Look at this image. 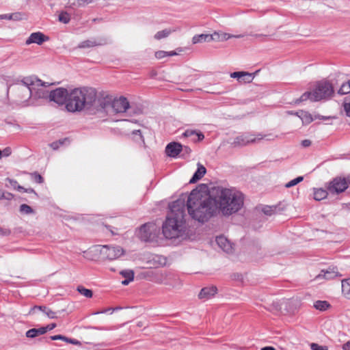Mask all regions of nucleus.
Instances as JSON below:
<instances>
[{"instance_id": "nucleus-26", "label": "nucleus", "mask_w": 350, "mask_h": 350, "mask_svg": "<svg viewBox=\"0 0 350 350\" xmlns=\"http://www.w3.org/2000/svg\"><path fill=\"white\" fill-rule=\"evenodd\" d=\"M342 292L347 299H350V278L342 280Z\"/></svg>"}, {"instance_id": "nucleus-21", "label": "nucleus", "mask_w": 350, "mask_h": 350, "mask_svg": "<svg viewBox=\"0 0 350 350\" xmlns=\"http://www.w3.org/2000/svg\"><path fill=\"white\" fill-rule=\"evenodd\" d=\"M36 310H40L44 313L49 319L57 318L56 312L44 306H36L30 311L31 313H35Z\"/></svg>"}, {"instance_id": "nucleus-47", "label": "nucleus", "mask_w": 350, "mask_h": 350, "mask_svg": "<svg viewBox=\"0 0 350 350\" xmlns=\"http://www.w3.org/2000/svg\"><path fill=\"white\" fill-rule=\"evenodd\" d=\"M51 339L53 340H64L65 342H67V341H68V338L64 336H62V335H55V336H51Z\"/></svg>"}, {"instance_id": "nucleus-12", "label": "nucleus", "mask_w": 350, "mask_h": 350, "mask_svg": "<svg viewBox=\"0 0 350 350\" xmlns=\"http://www.w3.org/2000/svg\"><path fill=\"white\" fill-rule=\"evenodd\" d=\"M111 107L113 111L116 113H124L129 109V103L126 98L120 96L113 100Z\"/></svg>"}, {"instance_id": "nucleus-64", "label": "nucleus", "mask_w": 350, "mask_h": 350, "mask_svg": "<svg viewBox=\"0 0 350 350\" xmlns=\"http://www.w3.org/2000/svg\"><path fill=\"white\" fill-rule=\"evenodd\" d=\"M177 53L175 51H170L167 52V56H174L176 55Z\"/></svg>"}, {"instance_id": "nucleus-11", "label": "nucleus", "mask_w": 350, "mask_h": 350, "mask_svg": "<svg viewBox=\"0 0 350 350\" xmlns=\"http://www.w3.org/2000/svg\"><path fill=\"white\" fill-rule=\"evenodd\" d=\"M68 96L69 92L64 88H58L49 93L50 100L58 105H66Z\"/></svg>"}, {"instance_id": "nucleus-35", "label": "nucleus", "mask_w": 350, "mask_h": 350, "mask_svg": "<svg viewBox=\"0 0 350 350\" xmlns=\"http://www.w3.org/2000/svg\"><path fill=\"white\" fill-rule=\"evenodd\" d=\"M8 180H9V182L10 183L12 186H13L14 188H16L17 187V189L18 191H23L27 192V193H35V191L33 189H25L21 186L17 185V182L16 180H12L11 179H8Z\"/></svg>"}, {"instance_id": "nucleus-49", "label": "nucleus", "mask_w": 350, "mask_h": 350, "mask_svg": "<svg viewBox=\"0 0 350 350\" xmlns=\"http://www.w3.org/2000/svg\"><path fill=\"white\" fill-rule=\"evenodd\" d=\"M167 52L164 51H159L155 53V57L157 59H162L167 57Z\"/></svg>"}, {"instance_id": "nucleus-63", "label": "nucleus", "mask_w": 350, "mask_h": 350, "mask_svg": "<svg viewBox=\"0 0 350 350\" xmlns=\"http://www.w3.org/2000/svg\"><path fill=\"white\" fill-rule=\"evenodd\" d=\"M261 350H275L273 347H265Z\"/></svg>"}, {"instance_id": "nucleus-29", "label": "nucleus", "mask_w": 350, "mask_h": 350, "mask_svg": "<svg viewBox=\"0 0 350 350\" xmlns=\"http://www.w3.org/2000/svg\"><path fill=\"white\" fill-rule=\"evenodd\" d=\"M204 42H209V34L196 35L192 38L193 44L201 43Z\"/></svg>"}, {"instance_id": "nucleus-31", "label": "nucleus", "mask_w": 350, "mask_h": 350, "mask_svg": "<svg viewBox=\"0 0 350 350\" xmlns=\"http://www.w3.org/2000/svg\"><path fill=\"white\" fill-rule=\"evenodd\" d=\"M93 0H68L70 7L84 6L92 2Z\"/></svg>"}, {"instance_id": "nucleus-19", "label": "nucleus", "mask_w": 350, "mask_h": 350, "mask_svg": "<svg viewBox=\"0 0 350 350\" xmlns=\"http://www.w3.org/2000/svg\"><path fill=\"white\" fill-rule=\"evenodd\" d=\"M42 83H44L45 85H34V91L31 97H34L35 98H46L49 97V92L43 90V88H36V87H46L49 85L48 83L42 81Z\"/></svg>"}, {"instance_id": "nucleus-10", "label": "nucleus", "mask_w": 350, "mask_h": 350, "mask_svg": "<svg viewBox=\"0 0 350 350\" xmlns=\"http://www.w3.org/2000/svg\"><path fill=\"white\" fill-rule=\"evenodd\" d=\"M147 275L152 277V282L164 284H170V280L174 277V275L170 272L158 271H148Z\"/></svg>"}, {"instance_id": "nucleus-22", "label": "nucleus", "mask_w": 350, "mask_h": 350, "mask_svg": "<svg viewBox=\"0 0 350 350\" xmlns=\"http://www.w3.org/2000/svg\"><path fill=\"white\" fill-rule=\"evenodd\" d=\"M103 44V42L101 40H97L96 39H91V40H87L85 41L81 42L78 47L80 49H84V48H90L96 46H100Z\"/></svg>"}, {"instance_id": "nucleus-5", "label": "nucleus", "mask_w": 350, "mask_h": 350, "mask_svg": "<svg viewBox=\"0 0 350 350\" xmlns=\"http://www.w3.org/2000/svg\"><path fill=\"white\" fill-rule=\"evenodd\" d=\"M334 93L332 84L328 81L323 80L319 81L312 92H306L301 95L300 101L308 99L316 102L321 100H326L332 96Z\"/></svg>"}, {"instance_id": "nucleus-50", "label": "nucleus", "mask_w": 350, "mask_h": 350, "mask_svg": "<svg viewBox=\"0 0 350 350\" xmlns=\"http://www.w3.org/2000/svg\"><path fill=\"white\" fill-rule=\"evenodd\" d=\"M55 327H56V324L54 323L43 327L44 329V334L46 333L48 331H51V330L53 329Z\"/></svg>"}, {"instance_id": "nucleus-61", "label": "nucleus", "mask_w": 350, "mask_h": 350, "mask_svg": "<svg viewBox=\"0 0 350 350\" xmlns=\"http://www.w3.org/2000/svg\"><path fill=\"white\" fill-rule=\"evenodd\" d=\"M132 280H129V279H125L122 282L123 285H128Z\"/></svg>"}, {"instance_id": "nucleus-8", "label": "nucleus", "mask_w": 350, "mask_h": 350, "mask_svg": "<svg viewBox=\"0 0 350 350\" xmlns=\"http://www.w3.org/2000/svg\"><path fill=\"white\" fill-rule=\"evenodd\" d=\"M100 254L103 258L112 260L120 257L124 254V250L120 246L103 245Z\"/></svg>"}, {"instance_id": "nucleus-33", "label": "nucleus", "mask_w": 350, "mask_h": 350, "mask_svg": "<svg viewBox=\"0 0 350 350\" xmlns=\"http://www.w3.org/2000/svg\"><path fill=\"white\" fill-rule=\"evenodd\" d=\"M338 93L341 95L350 93V80L341 85Z\"/></svg>"}, {"instance_id": "nucleus-40", "label": "nucleus", "mask_w": 350, "mask_h": 350, "mask_svg": "<svg viewBox=\"0 0 350 350\" xmlns=\"http://www.w3.org/2000/svg\"><path fill=\"white\" fill-rule=\"evenodd\" d=\"M20 211L25 214H31L33 213L32 208L25 204H23L20 206Z\"/></svg>"}, {"instance_id": "nucleus-46", "label": "nucleus", "mask_w": 350, "mask_h": 350, "mask_svg": "<svg viewBox=\"0 0 350 350\" xmlns=\"http://www.w3.org/2000/svg\"><path fill=\"white\" fill-rule=\"evenodd\" d=\"M66 139H64L63 140H59L57 142H53L51 144V147L53 149V150H57L59 146L62 145L64 142V141H66Z\"/></svg>"}, {"instance_id": "nucleus-59", "label": "nucleus", "mask_w": 350, "mask_h": 350, "mask_svg": "<svg viewBox=\"0 0 350 350\" xmlns=\"http://www.w3.org/2000/svg\"><path fill=\"white\" fill-rule=\"evenodd\" d=\"M13 198V195L10 193H4V196H3V198L7 199V200H11Z\"/></svg>"}, {"instance_id": "nucleus-13", "label": "nucleus", "mask_w": 350, "mask_h": 350, "mask_svg": "<svg viewBox=\"0 0 350 350\" xmlns=\"http://www.w3.org/2000/svg\"><path fill=\"white\" fill-rule=\"evenodd\" d=\"M183 150V146L178 142H171L165 148V152L170 157H176Z\"/></svg>"}, {"instance_id": "nucleus-56", "label": "nucleus", "mask_w": 350, "mask_h": 350, "mask_svg": "<svg viewBox=\"0 0 350 350\" xmlns=\"http://www.w3.org/2000/svg\"><path fill=\"white\" fill-rule=\"evenodd\" d=\"M3 156L8 157L11 154V149L10 148H5L1 152Z\"/></svg>"}, {"instance_id": "nucleus-9", "label": "nucleus", "mask_w": 350, "mask_h": 350, "mask_svg": "<svg viewBox=\"0 0 350 350\" xmlns=\"http://www.w3.org/2000/svg\"><path fill=\"white\" fill-rule=\"evenodd\" d=\"M348 183L345 178H336L329 183L327 190L329 193L338 194L346 190Z\"/></svg>"}, {"instance_id": "nucleus-30", "label": "nucleus", "mask_w": 350, "mask_h": 350, "mask_svg": "<svg viewBox=\"0 0 350 350\" xmlns=\"http://www.w3.org/2000/svg\"><path fill=\"white\" fill-rule=\"evenodd\" d=\"M314 307L319 310L325 311L330 307V304L327 301H317L314 304Z\"/></svg>"}, {"instance_id": "nucleus-45", "label": "nucleus", "mask_w": 350, "mask_h": 350, "mask_svg": "<svg viewBox=\"0 0 350 350\" xmlns=\"http://www.w3.org/2000/svg\"><path fill=\"white\" fill-rule=\"evenodd\" d=\"M310 347L312 350H327L326 346H321L317 343H312Z\"/></svg>"}, {"instance_id": "nucleus-42", "label": "nucleus", "mask_w": 350, "mask_h": 350, "mask_svg": "<svg viewBox=\"0 0 350 350\" xmlns=\"http://www.w3.org/2000/svg\"><path fill=\"white\" fill-rule=\"evenodd\" d=\"M133 135L137 137L139 139H135V141H141L143 144H144V140L143 136L142 135L140 130H135L133 131Z\"/></svg>"}, {"instance_id": "nucleus-18", "label": "nucleus", "mask_w": 350, "mask_h": 350, "mask_svg": "<svg viewBox=\"0 0 350 350\" xmlns=\"http://www.w3.org/2000/svg\"><path fill=\"white\" fill-rule=\"evenodd\" d=\"M217 288L216 286H212L210 287H204L202 289H201L198 297L200 299H210L213 296H214L217 293Z\"/></svg>"}, {"instance_id": "nucleus-55", "label": "nucleus", "mask_w": 350, "mask_h": 350, "mask_svg": "<svg viewBox=\"0 0 350 350\" xmlns=\"http://www.w3.org/2000/svg\"><path fill=\"white\" fill-rule=\"evenodd\" d=\"M0 19L12 20L11 14H1Z\"/></svg>"}, {"instance_id": "nucleus-3", "label": "nucleus", "mask_w": 350, "mask_h": 350, "mask_svg": "<svg viewBox=\"0 0 350 350\" xmlns=\"http://www.w3.org/2000/svg\"><path fill=\"white\" fill-rule=\"evenodd\" d=\"M217 212L230 215L239 211L243 205V195L235 189L215 187L211 190Z\"/></svg>"}, {"instance_id": "nucleus-57", "label": "nucleus", "mask_w": 350, "mask_h": 350, "mask_svg": "<svg viewBox=\"0 0 350 350\" xmlns=\"http://www.w3.org/2000/svg\"><path fill=\"white\" fill-rule=\"evenodd\" d=\"M343 350H350V340L342 345Z\"/></svg>"}, {"instance_id": "nucleus-16", "label": "nucleus", "mask_w": 350, "mask_h": 350, "mask_svg": "<svg viewBox=\"0 0 350 350\" xmlns=\"http://www.w3.org/2000/svg\"><path fill=\"white\" fill-rule=\"evenodd\" d=\"M151 226L150 224H145L140 227L137 236L142 241H148L150 240L152 234L150 230Z\"/></svg>"}, {"instance_id": "nucleus-60", "label": "nucleus", "mask_w": 350, "mask_h": 350, "mask_svg": "<svg viewBox=\"0 0 350 350\" xmlns=\"http://www.w3.org/2000/svg\"><path fill=\"white\" fill-rule=\"evenodd\" d=\"M67 342L70 343V344H74V345L80 344L79 341H78L75 339L69 338H68V341H67Z\"/></svg>"}, {"instance_id": "nucleus-15", "label": "nucleus", "mask_w": 350, "mask_h": 350, "mask_svg": "<svg viewBox=\"0 0 350 350\" xmlns=\"http://www.w3.org/2000/svg\"><path fill=\"white\" fill-rule=\"evenodd\" d=\"M48 40V37L45 36L41 32L32 33L27 39L25 44L29 45L32 43L42 44L44 42Z\"/></svg>"}, {"instance_id": "nucleus-39", "label": "nucleus", "mask_w": 350, "mask_h": 350, "mask_svg": "<svg viewBox=\"0 0 350 350\" xmlns=\"http://www.w3.org/2000/svg\"><path fill=\"white\" fill-rule=\"evenodd\" d=\"M303 180H304V177L303 176H298L296 178H295V179L289 181L288 183H287L285 185V187L286 188L292 187L297 185L298 183H301Z\"/></svg>"}, {"instance_id": "nucleus-62", "label": "nucleus", "mask_w": 350, "mask_h": 350, "mask_svg": "<svg viewBox=\"0 0 350 350\" xmlns=\"http://www.w3.org/2000/svg\"><path fill=\"white\" fill-rule=\"evenodd\" d=\"M150 77L153 78V77H155L157 76V72L155 70H152L150 72Z\"/></svg>"}, {"instance_id": "nucleus-20", "label": "nucleus", "mask_w": 350, "mask_h": 350, "mask_svg": "<svg viewBox=\"0 0 350 350\" xmlns=\"http://www.w3.org/2000/svg\"><path fill=\"white\" fill-rule=\"evenodd\" d=\"M206 170L204 165L200 164V163H198V168L194 174L193 175L192 178L189 180V183H195L199 180H200L206 174Z\"/></svg>"}, {"instance_id": "nucleus-53", "label": "nucleus", "mask_w": 350, "mask_h": 350, "mask_svg": "<svg viewBox=\"0 0 350 350\" xmlns=\"http://www.w3.org/2000/svg\"><path fill=\"white\" fill-rule=\"evenodd\" d=\"M332 118H334V117H332V116H321V115H315L314 116V119H320V120H330V119H332Z\"/></svg>"}, {"instance_id": "nucleus-25", "label": "nucleus", "mask_w": 350, "mask_h": 350, "mask_svg": "<svg viewBox=\"0 0 350 350\" xmlns=\"http://www.w3.org/2000/svg\"><path fill=\"white\" fill-rule=\"evenodd\" d=\"M44 334V327H41L39 328H32L29 329L26 332V336L27 338H35L39 335Z\"/></svg>"}, {"instance_id": "nucleus-43", "label": "nucleus", "mask_w": 350, "mask_h": 350, "mask_svg": "<svg viewBox=\"0 0 350 350\" xmlns=\"http://www.w3.org/2000/svg\"><path fill=\"white\" fill-rule=\"evenodd\" d=\"M275 209L273 208L271 206H265L262 208V211L267 215H271L274 212Z\"/></svg>"}, {"instance_id": "nucleus-28", "label": "nucleus", "mask_w": 350, "mask_h": 350, "mask_svg": "<svg viewBox=\"0 0 350 350\" xmlns=\"http://www.w3.org/2000/svg\"><path fill=\"white\" fill-rule=\"evenodd\" d=\"M230 77L232 78H237L238 80L241 79L242 77H247L245 79L247 81H252L253 79L252 74L247 72H234L230 74Z\"/></svg>"}, {"instance_id": "nucleus-17", "label": "nucleus", "mask_w": 350, "mask_h": 350, "mask_svg": "<svg viewBox=\"0 0 350 350\" xmlns=\"http://www.w3.org/2000/svg\"><path fill=\"white\" fill-rule=\"evenodd\" d=\"M336 268H329L327 270H322L321 273H319L316 278L319 280L321 278H325L326 280H332L338 276H340Z\"/></svg>"}, {"instance_id": "nucleus-54", "label": "nucleus", "mask_w": 350, "mask_h": 350, "mask_svg": "<svg viewBox=\"0 0 350 350\" xmlns=\"http://www.w3.org/2000/svg\"><path fill=\"white\" fill-rule=\"evenodd\" d=\"M311 145V141L309 139H304L301 142V146L304 148L309 147Z\"/></svg>"}, {"instance_id": "nucleus-6", "label": "nucleus", "mask_w": 350, "mask_h": 350, "mask_svg": "<svg viewBox=\"0 0 350 350\" xmlns=\"http://www.w3.org/2000/svg\"><path fill=\"white\" fill-rule=\"evenodd\" d=\"M274 139L271 134L263 135L258 133L256 135L252 133H243L236 137L234 139L232 145L233 146H244L251 143H258L262 139L273 140Z\"/></svg>"}, {"instance_id": "nucleus-58", "label": "nucleus", "mask_w": 350, "mask_h": 350, "mask_svg": "<svg viewBox=\"0 0 350 350\" xmlns=\"http://www.w3.org/2000/svg\"><path fill=\"white\" fill-rule=\"evenodd\" d=\"M182 151H183L184 153H185V154H189L191 153V150L188 146H184V147L183 146Z\"/></svg>"}, {"instance_id": "nucleus-7", "label": "nucleus", "mask_w": 350, "mask_h": 350, "mask_svg": "<svg viewBox=\"0 0 350 350\" xmlns=\"http://www.w3.org/2000/svg\"><path fill=\"white\" fill-rule=\"evenodd\" d=\"M34 85H45L42 83L40 79L33 81L29 79H26L17 86L16 91L21 100H27L31 98L34 91Z\"/></svg>"}, {"instance_id": "nucleus-52", "label": "nucleus", "mask_w": 350, "mask_h": 350, "mask_svg": "<svg viewBox=\"0 0 350 350\" xmlns=\"http://www.w3.org/2000/svg\"><path fill=\"white\" fill-rule=\"evenodd\" d=\"M344 109L346 112L347 116H350V102L345 103L344 104Z\"/></svg>"}, {"instance_id": "nucleus-23", "label": "nucleus", "mask_w": 350, "mask_h": 350, "mask_svg": "<svg viewBox=\"0 0 350 350\" xmlns=\"http://www.w3.org/2000/svg\"><path fill=\"white\" fill-rule=\"evenodd\" d=\"M297 116H299L304 124H309L311 122H312L314 119V118H312V115L308 112L301 111L299 112H297L295 113Z\"/></svg>"}, {"instance_id": "nucleus-1", "label": "nucleus", "mask_w": 350, "mask_h": 350, "mask_svg": "<svg viewBox=\"0 0 350 350\" xmlns=\"http://www.w3.org/2000/svg\"><path fill=\"white\" fill-rule=\"evenodd\" d=\"M212 192H205L193 189L187 196V207L192 218L204 223L217 213Z\"/></svg>"}, {"instance_id": "nucleus-36", "label": "nucleus", "mask_w": 350, "mask_h": 350, "mask_svg": "<svg viewBox=\"0 0 350 350\" xmlns=\"http://www.w3.org/2000/svg\"><path fill=\"white\" fill-rule=\"evenodd\" d=\"M243 37V35H232V34H230V33H220V40L221 41H226V40H228V39L230 38H242Z\"/></svg>"}, {"instance_id": "nucleus-27", "label": "nucleus", "mask_w": 350, "mask_h": 350, "mask_svg": "<svg viewBox=\"0 0 350 350\" xmlns=\"http://www.w3.org/2000/svg\"><path fill=\"white\" fill-rule=\"evenodd\" d=\"M183 135L186 137L196 135L198 137V141H202L204 138V135L202 132L197 131L196 130L187 129L183 133Z\"/></svg>"}, {"instance_id": "nucleus-37", "label": "nucleus", "mask_w": 350, "mask_h": 350, "mask_svg": "<svg viewBox=\"0 0 350 350\" xmlns=\"http://www.w3.org/2000/svg\"><path fill=\"white\" fill-rule=\"evenodd\" d=\"M120 274L125 278V279H129V280H133L134 279V272L132 270H122L120 271Z\"/></svg>"}, {"instance_id": "nucleus-14", "label": "nucleus", "mask_w": 350, "mask_h": 350, "mask_svg": "<svg viewBox=\"0 0 350 350\" xmlns=\"http://www.w3.org/2000/svg\"><path fill=\"white\" fill-rule=\"evenodd\" d=\"M216 243L226 253H232L234 250L233 245L224 236L217 237L216 238Z\"/></svg>"}, {"instance_id": "nucleus-51", "label": "nucleus", "mask_w": 350, "mask_h": 350, "mask_svg": "<svg viewBox=\"0 0 350 350\" xmlns=\"http://www.w3.org/2000/svg\"><path fill=\"white\" fill-rule=\"evenodd\" d=\"M12 20L13 21H19L22 19L21 14L19 12L11 14Z\"/></svg>"}, {"instance_id": "nucleus-38", "label": "nucleus", "mask_w": 350, "mask_h": 350, "mask_svg": "<svg viewBox=\"0 0 350 350\" xmlns=\"http://www.w3.org/2000/svg\"><path fill=\"white\" fill-rule=\"evenodd\" d=\"M70 17L66 12H62L59 15V21L64 24L69 23Z\"/></svg>"}, {"instance_id": "nucleus-48", "label": "nucleus", "mask_w": 350, "mask_h": 350, "mask_svg": "<svg viewBox=\"0 0 350 350\" xmlns=\"http://www.w3.org/2000/svg\"><path fill=\"white\" fill-rule=\"evenodd\" d=\"M10 234L11 230L9 228L0 226V236H9Z\"/></svg>"}, {"instance_id": "nucleus-32", "label": "nucleus", "mask_w": 350, "mask_h": 350, "mask_svg": "<svg viewBox=\"0 0 350 350\" xmlns=\"http://www.w3.org/2000/svg\"><path fill=\"white\" fill-rule=\"evenodd\" d=\"M173 31H174V30L170 29H165L162 31H159L154 35V38L156 40H161L162 38H167Z\"/></svg>"}, {"instance_id": "nucleus-24", "label": "nucleus", "mask_w": 350, "mask_h": 350, "mask_svg": "<svg viewBox=\"0 0 350 350\" xmlns=\"http://www.w3.org/2000/svg\"><path fill=\"white\" fill-rule=\"evenodd\" d=\"M329 191L328 190H325L323 189H314V199L317 201H320L321 200L325 199Z\"/></svg>"}, {"instance_id": "nucleus-34", "label": "nucleus", "mask_w": 350, "mask_h": 350, "mask_svg": "<svg viewBox=\"0 0 350 350\" xmlns=\"http://www.w3.org/2000/svg\"><path fill=\"white\" fill-rule=\"evenodd\" d=\"M77 291L84 297L87 298H90L92 297V291L90 289L85 288V287L82 286H79L77 287Z\"/></svg>"}, {"instance_id": "nucleus-4", "label": "nucleus", "mask_w": 350, "mask_h": 350, "mask_svg": "<svg viewBox=\"0 0 350 350\" xmlns=\"http://www.w3.org/2000/svg\"><path fill=\"white\" fill-rule=\"evenodd\" d=\"M96 100V91L94 88L83 87L75 88L69 92L66 109L68 111L75 113L83 110H98Z\"/></svg>"}, {"instance_id": "nucleus-2", "label": "nucleus", "mask_w": 350, "mask_h": 350, "mask_svg": "<svg viewBox=\"0 0 350 350\" xmlns=\"http://www.w3.org/2000/svg\"><path fill=\"white\" fill-rule=\"evenodd\" d=\"M186 197V195L182 196L170 205V213L162 227L163 234L167 239H175L185 234Z\"/></svg>"}, {"instance_id": "nucleus-41", "label": "nucleus", "mask_w": 350, "mask_h": 350, "mask_svg": "<svg viewBox=\"0 0 350 350\" xmlns=\"http://www.w3.org/2000/svg\"><path fill=\"white\" fill-rule=\"evenodd\" d=\"M31 175L36 183H42L44 180L42 176L37 172H33Z\"/></svg>"}, {"instance_id": "nucleus-44", "label": "nucleus", "mask_w": 350, "mask_h": 350, "mask_svg": "<svg viewBox=\"0 0 350 350\" xmlns=\"http://www.w3.org/2000/svg\"><path fill=\"white\" fill-rule=\"evenodd\" d=\"M221 41L220 40V33L218 32H214L213 34H209V42L210 41Z\"/></svg>"}]
</instances>
